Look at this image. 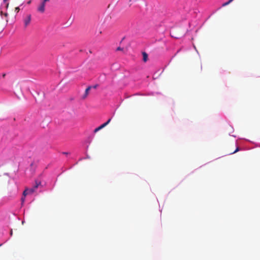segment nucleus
<instances>
[{"label":"nucleus","instance_id":"24","mask_svg":"<svg viewBox=\"0 0 260 260\" xmlns=\"http://www.w3.org/2000/svg\"><path fill=\"white\" fill-rule=\"evenodd\" d=\"M7 0H3L4 2H6Z\"/></svg>","mask_w":260,"mask_h":260},{"label":"nucleus","instance_id":"19","mask_svg":"<svg viewBox=\"0 0 260 260\" xmlns=\"http://www.w3.org/2000/svg\"><path fill=\"white\" fill-rule=\"evenodd\" d=\"M32 188L34 189V190L35 191L37 188H36V186H34Z\"/></svg>","mask_w":260,"mask_h":260},{"label":"nucleus","instance_id":"22","mask_svg":"<svg viewBox=\"0 0 260 260\" xmlns=\"http://www.w3.org/2000/svg\"><path fill=\"white\" fill-rule=\"evenodd\" d=\"M30 2H31L30 1H29V2H28V3H28V4H29L30 3Z\"/></svg>","mask_w":260,"mask_h":260},{"label":"nucleus","instance_id":"2","mask_svg":"<svg viewBox=\"0 0 260 260\" xmlns=\"http://www.w3.org/2000/svg\"><path fill=\"white\" fill-rule=\"evenodd\" d=\"M45 5L46 4L42 2L37 8L38 11L41 13H43L45 11Z\"/></svg>","mask_w":260,"mask_h":260},{"label":"nucleus","instance_id":"1","mask_svg":"<svg viewBox=\"0 0 260 260\" xmlns=\"http://www.w3.org/2000/svg\"><path fill=\"white\" fill-rule=\"evenodd\" d=\"M10 181V178L7 173H5L3 176H0V184H7Z\"/></svg>","mask_w":260,"mask_h":260},{"label":"nucleus","instance_id":"21","mask_svg":"<svg viewBox=\"0 0 260 260\" xmlns=\"http://www.w3.org/2000/svg\"><path fill=\"white\" fill-rule=\"evenodd\" d=\"M5 16H8V14H7V13H5Z\"/></svg>","mask_w":260,"mask_h":260},{"label":"nucleus","instance_id":"20","mask_svg":"<svg viewBox=\"0 0 260 260\" xmlns=\"http://www.w3.org/2000/svg\"><path fill=\"white\" fill-rule=\"evenodd\" d=\"M8 6H9V3H7V5H6V7H7V8H8Z\"/></svg>","mask_w":260,"mask_h":260},{"label":"nucleus","instance_id":"9","mask_svg":"<svg viewBox=\"0 0 260 260\" xmlns=\"http://www.w3.org/2000/svg\"><path fill=\"white\" fill-rule=\"evenodd\" d=\"M238 151H239V148L238 147H237L236 150L234 151H233V152H231V154H234V153L238 152Z\"/></svg>","mask_w":260,"mask_h":260},{"label":"nucleus","instance_id":"10","mask_svg":"<svg viewBox=\"0 0 260 260\" xmlns=\"http://www.w3.org/2000/svg\"><path fill=\"white\" fill-rule=\"evenodd\" d=\"M106 126V124L105 123H103L99 127L100 129H101L103 128L104 127H105Z\"/></svg>","mask_w":260,"mask_h":260},{"label":"nucleus","instance_id":"18","mask_svg":"<svg viewBox=\"0 0 260 260\" xmlns=\"http://www.w3.org/2000/svg\"><path fill=\"white\" fill-rule=\"evenodd\" d=\"M5 76H6V74L5 73H4V74H2V77L3 78H4Z\"/></svg>","mask_w":260,"mask_h":260},{"label":"nucleus","instance_id":"8","mask_svg":"<svg viewBox=\"0 0 260 260\" xmlns=\"http://www.w3.org/2000/svg\"><path fill=\"white\" fill-rule=\"evenodd\" d=\"M41 184V182L40 181H36V184L35 185V186H36V188H38V186Z\"/></svg>","mask_w":260,"mask_h":260},{"label":"nucleus","instance_id":"15","mask_svg":"<svg viewBox=\"0 0 260 260\" xmlns=\"http://www.w3.org/2000/svg\"><path fill=\"white\" fill-rule=\"evenodd\" d=\"M24 201H25V197H24V196H23V197H22V198H21V202H22V203H23V202H24Z\"/></svg>","mask_w":260,"mask_h":260},{"label":"nucleus","instance_id":"3","mask_svg":"<svg viewBox=\"0 0 260 260\" xmlns=\"http://www.w3.org/2000/svg\"><path fill=\"white\" fill-rule=\"evenodd\" d=\"M91 86H88L86 89H85V92H84V94L83 95L82 97V99L84 100L85 99L88 95V93H89V90L91 89Z\"/></svg>","mask_w":260,"mask_h":260},{"label":"nucleus","instance_id":"25","mask_svg":"<svg viewBox=\"0 0 260 260\" xmlns=\"http://www.w3.org/2000/svg\"><path fill=\"white\" fill-rule=\"evenodd\" d=\"M64 154H68V153H67V152H64Z\"/></svg>","mask_w":260,"mask_h":260},{"label":"nucleus","instance_id":"16","mask_svg":"<svg viewBox=\"0 0 260 260\" xmlns=\"http://www.w3.org/2000/svg\"><path fill=\"white\" fill-rule=\"evenodd\" d=\"M117 50H122V49L121 48H120V47H119L117 48Z\"/></svg>","mask_w":260,"mask_h":260},{"label":"nucleus","instance_id":"17","mask_svg":"<svg viewBox=\"0 0 260 260\" xmlns=\"http://www.w3.org/2000/svg\"><path fill=\"white\" fill-rule=\"evenodd\" d=\"M48 1H49V0H43L42 2L46 4V3L48 2Z\"/></svg>","mask_w":260,"mask_h":260},{"label":"nucleus","instance_id":"5","mask_svg":"<svg viewBox=\"0 0 260 260\" xmlns=\"http://www.w3.org/2000/svg\"><path fill=\"white\" fill-rule=\"evenodd\" d=\"M142 55H143V60L145 62H146L148 60V54L145 52H142Z\"/></svg>","mask_w":260,"mask_h":260},{"label":"nucleus","instance_id":"11","mask_svg":"<svg viewBox=\"0 0 260 260\" xmlns=\"http://www.w3.org/2000/svg\"><path fill=\"white\" fill-rule=\"evenodd\" d=\"M28 191L29 193H33L35 191L34 190V189H32L31 188L30 189H28Z\"/></svg>","mask_w":260,"mask_h":260},{"label":"nucleus","instance_id":"26","mask_svg":"<svg viewBox=\"0 0 260 260\" xmlns=\"http://www.w3.org/2000/svg\"><path fill=\"white\" fill-rule=\"evenodd\" d=\"M2 245V244H0V246Z\"/></svg>","mask_w":260,"mask_h":260},{"label":"nucleus","instance_id":"4","mask_svg":"<svg viewBox=\"0 0 260 260\" xmlns=\"http://www.w3.org/2000/svg\"><path fill=\"white\" fill-rule=\"evenodd\" d=\"M31 20V15H28L27 17L24 19V25L26 27L30 23Z\"/></svg>","mask_w":260,"mask_h":260},{"label":"nucleus","instance_id":"6","mask_svg":"<svg viewBox=\"0 0 260 260\" xmlns=\"http://www.w3.org/2000/svg\"><path fill=\"white\" fill-rule=\"evenodd\" d=\"M28 191V188L25 189L23 192V196L25 197L27 194H28L29 192Z\"/></svg>","mask_w":260,"mask_h":260},{"label":"nucleus","instance_id":"12","mask_svg":"<svg viewBox=\"0 0 260 260\" xmlns=\"http://www.w3.org/2000/svg\"><path fill=\"white\" fill-rule=\"evenodd\" d=\"M111 120V118H110V119H109L107 120V122H105V123H105V124H106V125L107 126V125H108V124L110 122Z\"/></svg>","mask_w":260,"mask_h":260},{"label":"nucleus","instance_id":"14","mask_svg":"<svg viewBox=\"0 0 260 260\" xmlns=\"http://www.w3.org/2000/svg\"><path fill=\"white\" fill-rule=\"evenodd\" d=\"M19 10H20V9L19 7L15 8V11L17 12V13L19 11Z\"/></svg>","mask_w":260,"mask_h":260},{"label":"nucleus","instance_id":"13","mask_svg":"<svg viewBox=\"0 0 260 260\" xmlns=\"http://www.w3.org/2000/svg\"><path fill=\"white\" fill-rule=\"evenodd\" d=\"M101 130L99 128V127H98L97 128H95L94 130V133H96L98 132L99 131Z\"/></svg>","mask_w":260,"mask_h":260},{"label":"nucleus","instance_id":"7","mask_svg":"<svg viewBox=\"0 0 260 260\" xmlns=\"http://www.w3.org/2000/svg\"><path fill=\"white\" fill-rule=\"evenodd\" d=\"M233 0H229L228 2L225 3H223L222 4V6L224 7V6H225L228 5H229V4H230Z\"/></svg>","mask_w":260,"mask_h":260},{"label":"nucleus","instance_id":"23","mask_svg":"<svg viewBox=\"0 0 260 260\" xmlns=\"http://www.w3.org/2000/svg\"><path fill=\"white\" fill-rule=\"evenodd\" d=\"M1 15L3 14V13L2 11L1 12Z\"/></svg>","mask_w":260,"mask_h":260}]
</instances>
